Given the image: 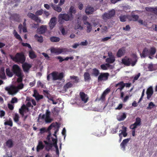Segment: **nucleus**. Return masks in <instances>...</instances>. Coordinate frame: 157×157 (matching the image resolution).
Listing matches in <instances>:
<instances>
[{"instance_id": "1", "label": "nucleus", "mask_w": 157, "mask_h": 157, "mask_svg": "<svg viewBox=\"0 0 157 157\" xmlns=\"http://www.w3.org/2000/svg\"><path fill=\"white\" fill-rule=\"evenodd\" d=\"M137 61L136 57L134 58H129L125 56L121 60V63L125 66H129L131 65L132 67L134 66Z\"/></svg>"}, {"instance_id": "50", "label": "nucleus", "mask_w": 157, "mask_h": 157, "mask_svg": "<svg viewBox=\"0 0 157 157\" xmlns=\"http://www.w3.org/2000/svg\"><path fill=\"white\" fill-rule=\"evenodd\" d=\"M131 17L132 18V19H130V20H132L134 21H136L138 20L139 18V16L137 15H132L131 16Z\"/></svg>"}, {"instance_id": "32", "label": "nucleus", "mask_w": 157, "mask_h": 157, "mask_svg": "<svg viewBox=\"0 0 157 157\" xmlns=\"http://www.w3.org/2000/svg\"><path fill=\"white\" fill-rule=\"evenodd\" d=\"M83 28V27L81 25V22L79 21L78 20L77 22L76 23L75 25V29H79L80 30H82Z\"/></svg>"}, {"instance_id": "23", "label": "nucleus", "mask_w": 157, "mask_h": 157, "mask_svg": "<svg viewBox=\"0 0 157 157\" xmlns=\"http://www.w3.org/2000/svg\"><path fill=\"white\" fill-rule=\"evenodd\" d=\"M110 89L108 88L106 89L102 94L100 99L102 101H104L105 100L106 95L110 92Z\"/></svg>"}, {"instance_id": "31", "label": "nucleus", "mask_w": 157, "mask_h": 157, "mask_svg": "<svg viewBox=\"0 0 157 157\" xmlns=\"http://www.w3.org/2000/svg\"><path fill=\"white\" fill-rule=\"evenodd\" d=\"M44 146L42 142L41 141H39L36 147L37 151L39 152L40 150L43 149L44 148Z\"/></svg>"}, {"instance_id": "44", "label": "nucleus", "mask_w": 157, "mask_h": 157, "mask_svg": "<svg viewBox=\"0 0 157 157\" xmlns=\"http://www.w3.org/2000/svg\"><path fill=\"white\" fill-rule=\"evenodd\" d=\"M156 105L152 102H150L148 104V106L147 108V110H151L152 108L156 107Z\"/></svg>"}, {"instance_id": "48", "label": "nucleus", "mask_w": 157, "mask_h": 157, "mask_svg": "<svg viewBox=\"0 0 157 157\" xmlns=\"http://www.w3.org/2000/svg\"><path fill=\"white\" fill-rule=\"evenodd\" d=\"M127 17L125 15H121L120 17V21L122 22H124L126 21Z\"/></svg>"}, {"instance_id": "15", "label": "nucleus", "mask_w": 157, "mask_h": 157, "mask_svg": "<svg viewBox=\"0 0 157 157\" xmlns=\"http://www.w3.org/2000/svg\"><path fill=\"white\" fill-rule=\"evenodd\" d=\"M56 24V18L54 17L50 20L49 25L51 29H52L54 27Z\"/></svg>"}, {"instance_id": "58", "label": "nucleus", "mask_w": 157, "mask_h": 157, "mask_svg": "<svg viewBox=\"0 0 157 157\" xmlns=\"http://www.w3.org/2000/svg\"><path fill=\"white\" fill-rule=\"evenodd\" d=\"M48 135L47 136V139L48 140V142H51V133L50 131H48Z\"/></svg>"}, {"instance_id": "39", "label": "nucleus", "mask_w": 157, "mask_h": 157, "mask_svg": "<svg viewBox=\"0 0 157 157\" xmlns=\"http://www.w3.org/2000/svg\"><path fill=\"white\" fill-rule=\"evenodd\" d=\"M34 37L39 42L42 43L43 42V39L42 36H39L37 34H36L35 35Z\"/></svg>"}, {"instance_id": "59", "label": "nucleus", "mask_w": 157, "mask_h": 157, "mask_svg": "<svg viewBox=\"0 0 157 157\" xmlns=\"http://www.w3.org/2000/svg\"><path fill=\"white\" fill-rule=\"evenodd\" d=\"M17 99L16 97H14L12 98V100L11 101V102L13 104L17 102Z\"/></svg>"}, {"instance_id": "49", "label": "nucleus", "mask_w": 157, "mask_h": 157, "mask_svg": "<svg viewBox=\"0 0 157 157\" xmlns=\"http://www.w3.org/2000/svg\"><path fill=\"white\" fill-rule=\"evenodd\" d=\"M53 146V144L51 142L50 144H49L48 145H46V146L45 149L46 150L48 151H49L50 150H51Z\"/></svg>"}, {"instance_id": "10", "label": "nucleus", "mask_w": 157, "mask_h": 157, "mask_svg": "<svg viewBox=\"0 0 157 157\" xmlns=\"http://www.w3.org/2000/svg\"><path fill=\"white\" fill-rule=\"evenodd\" d=\"M16 86H11L10 87H6L5 88L6 90L8 91V93L10 95H13L17 92Z\"/></svg>"}, {"instance_id": "19", "label": "nucleus", "mask_w": 157, "mask_h": 157, "mask_svg": "<svg viewBox=\"0 0 157 157\" xmlns=\"http://www.w3.org/2000/svg\"><path fill=\"white\" fill-rule=\"evenodd\" d=\"M130 140V138H127L123 140L122 142L120 144V146L123 150L125 151V146H126L128 142Z\"/></svg>"}, {"instance_id": "34", "label": "nucleus", "mask_w": 157, "mask_h": 157, "mask_svg": "<svg viewBox=\"0 0 157 157\" xmlns=\"http://www.w3.org/2000/svg\"><path fill=\"white\" fill-rule=\"evenodd\" d=\"M29 57L31 59L35 58L36 57V55L35 54L34 52L32 49L29 52Z\"/></svg>"}, {"instance_id": "52", "label": "nucleus", "mask_w": 157, "mask_h": 157, "mask_svg": "<svg viewBox=\"0 0 157 157\" xmlns=\"http://www.w3.org/2000/svg\"><path fill=\"white\" fill-rule=\"evenodd\" d=\"M148 68L149 71H152L155 70V69L154 67L153 64L151 63L150 64L148 65Z\"/></svg>"}, {"instance_id": "61", "label": "nucleus", "mask_w": 157, "mask_h": 157, "mask_svg": "<svg viewBox=\"0 0 157 157\" xmlns=\"http://www.w3.org/2000/svg\"><path fill=\"white\" fill-rule=\"evenodd\" d=\"M140 73H138L134 77V79L133 80V81H136V80H137L138 79V78H139L140 76Z\"/></svg>"}, {"instance_id": "54", "label": "nucleus", "mask_w": 157, "mask_h": 157, "mask_svg": "<svg viewBox=\"0 0 157 157\" xmlns=\"http://www.w3.org/2000/svg\"><path fill=\"white\" fill-rule=\"evenodd\" d=\"M24 84L22 83H21L18 85L17 87V92L18 91V90L22 89L24 87Z\"/></svg>"}, {"instance_id": "51", "label": "nucleus", "mask_w": 157, "mask_h": 157, "mask_svg": "<svg viewBox=\"0 0 157 157\" xmlns=\"http://www.w3.org/2000/svg\"><path fill=\"white\" fill-rule=\"evenodd\" d=\"M43 10L42 9L37 10L35 13V15L38 16L41 15L43 13Z\"/></svg>"}, {"instance_id": "42", "label": "nucleus", "mask_w": 157, "mask_h": 157, "mask_svg": "<svg viewBox=\"0 0 157 157\" xmlns=\"http://www.w3.org/2000/svg\"><path fill=\"white\" fill-rule=\"evenodd\" d=\"M126 117V115L125 113H124L122 115L118 117L117 119L119 121H121L124 120Z\"/></svg>"}, {"instance_id": "63", "label": "nucleus", "mask_w": 157, "mask_h": 157, "mask_svg": "<svg viewBox=\"0 0 157 157\" xmlns=\"http://www.w3.org/2000/svg\"><path fill=\"white\" fill-rule=\"evenodd\" d=\"M44 94L45 95H46L47 97L50 94L49 93V91L48 90H44L43 91Z\"/></svg>"}, {"instance_id": "40", "label": "nucleus", "mask_w": 157, "mask_h": 157, "mask_svg": "<svg viewBox=\"0 0 157 157\" xmlns=\"http://www.w3.org/2000/svg\"><path fill=\"white\" fill-rule=\"evenodd\" d=\"M115 60V58H112L110 57H108L105 59V62L106 63H113Z\"/></svg>"}, {"instance_id": "11", "label": "nucleus", "mask_w": 157, "mask_h": 157, "mask_svg": "<svg viewBox=\"0 0 157 157\" xmlns=\"http://www.w3.org/2000/svg\"><path fill=\"white\" fill-rule=\"evenodd\" d=\"M109 75V74L108 73H101L98 77V81L107 80Z\"/></svg>"}, {"instance_id": "45", "label": "nucleus", "mask_w": 157, "mask_h": 157, "mask_svg": "<svg viewBox=\"0 0 157 157\" xmlns=\"http://www.w3.org/2000/svg\"><path fill=\"white\" fill-rule=\"evenodd\" d=\"M18 78L17 79V82L18 83L21 82L22 81L23 78L24 76L23 74L17 76Z\"/></svg>"}, {"instance_id": "53", "label": "nucleus", "mask_w": 157, "mask_h": 157, "mask_svg": "<svg viewBox=\"0 0 157 157\" xmlns=\"http://www.w3.org/2000/svg\"><path fill=\"white\" fill-rule=\"evenodd\" d=\"M5 125H8L11 127L13 126V122L12 121L10 120H9L8 121H6L4 123Z\"/></svg>"}, {"instance_id": "37", "label": "nucleus", "mask_w": 157, "mask_h": 157, "mask_svg": "<svg viewBox=\"0 0 157 157\" xmlns=\"http://www.w3.org/2000/svg\"><path fill=\"white\" fill-rule=\"evenodd\" d=\"M0 78L2 79H5L6 78L4 69L3 68H1L0 70Z\"/></svg>"}, {"instance_id": "22", "label": "nucleus", "mask_w": 157, "mask_h": 157, "mask_svg": "<svg viewBox=\"0 0 157 157\" xmlns=\"http://www.w3.org/2000/svg\"><path fill=\"white\" fill-rule=\"evenodd\" d=\"M118 86H119V87L117 89L116 91L119 90H120V92H121L122 90L125 86L124 83L123 81H121L116 84L115 85V87H117Z\"/></svg>"}, {"instance_id": "47", "label": "nucleus", "mask_w": 157, "mask_h": 157, "mask_svg": "<svg viewBox=\"0 0 157 157\" xmlns=\"http://www.w3.org/2000/svg\"><path fill=\"white\" fill-rule=\"evenodd\" d=\"M19 117L18 114L17 113H15L14 116L13 117V120L14 122L17 123L19 121Z\"/></svg>"}, {"instance_id": "4", "label": "nucleus", "mask_w": 157, "mask_h": 157, "mask_svg": "<svg viewBox=\"0 0 157 157\" xmlns=\"http://www.w3.org/2000/svg\"><path fill=\"white\" fill-rule=\"evenodd\" d=\"M156 49L154 47H152L149 49L147 48H145L143 50L142 53L140 54L141 58H145L148 56H153L155 53Z\"/></svg>"}, {"instance_id": "16", "label": "nucleus", "mask_w": 157, "mask_h": 157, "mask_svg": "<svg viewBox=\"0 0 157 157\" xmlns=\"http://www.w3.org/2000/svg\"><path fill=\"white\" fill-rule=\"evenodd\" d=\"M153 93V90L152 87L150 86L147 90L146 94H147V98L149 99L151 97Z\"/></svg>"}, {"instance_id": "38", "label": "nucleus", "mask_w": 157, "mask_h": 157, "mask_svg": "<svg viewBox=\"0 0 157 157\" xmlns=\"http://www.w3.org/2000/svg\"><path fill=\"white\" fill-rule=\"evenodd\" d=\"M73 83L70 82H67L64 85L63 88L64 90H66L68 88L72 87H73Z\"/></svg>"}, {"instance_id": "56", "label": "nucleus", "mask_w": 157, "mask_h": 157, "mask_svg": "<svg viewBox=\"0 0 157 157\" xmlns=\"http://www.w3.org/2000/svg\"><path fill=\"white\" fill-rule=\"evenodd\" d=\"M118 126H117L115 128H112L111 131V132L113 134H114L116 133L117 132V129H118Z\"/></svg>"}, {"instance_id": "17", "label": "nucleus", "mask_w": 157, "mask_h": 157, "mask_svg": "<svg viewBox=\"0 0 157 157\" xmlns=\"http://www.w3.org/2000/svg\"><path fill=\"white\" fill-rule=\"evenodd\" d=\"M22 64V67L24 71L25 72H28L29 69L31 67V66L27 63L24 62Z\"/></svg>"}, {"instance_id": "33", "label": "nucleus", "mask_w": 157, "mask_h": 157, "mask_svg": "<svg viewBox=\"0 0 157 157\" xmlns=\"http://www.w3.org/2000/svg\"><path fill=\"white\" fill-rule=\"evenodd\" d=\"M101 68L103 70H107L108 68L110 67H112V66L109 63H106L105 64H102L100 66Z\"/></svg>"}, {"instance_id": "35", "label": "nucleus", "mask_w": 157, "mask_h": 157, "mask_svg": "<svg viewBox=\"0 0 157 157\" xmlns=\"http://www.w3.org/2000/svg\"><path fill=\"white\" fill-rule=\"evenodd\" d=\"M76 13V10L74 6H71L69 9L68 13L72 17H73L72 13Z\"/></svg>"}, {"instance_id": "18", "label": "nucleus", "mask_w": 157, "mask_h": 157, "mask_svg": "<svg viewBox=\"0 0 157 157\" xmlns=\"http://www.w3.org/2000/svg\"><path fill=\"white\" fill-rule=\"evenodd\" d=\"M47 30V26L45 25H42L40 27L39 29H37L38 33L40 34H43L45 33Z\"/></svg>"}, {"instance_id": "24", "label": "nucleus", "mask_w": 157, "mask_h": 157, "mask_svg": "<svg viewBox=\"0 0 157 157\" xmlns=\"http://www.w3.org/2000/svg\"><path fill=\"white\" fill-rule=\"evenodd\" d=\"M11 18L12 19L17 22L20 21V16L18 14L14 13L12 14L11 16Z\"/></svg>"}, {"instance_id": "7", "label": "nucleus", "mask_w": 157, "mask_h": 157, "mask_svg": "<svg viewBox=\"0 0 157 157\" xmlns=\"http://www.w3.org/2000/svg\"><path fill=\"white\" fill-rule=\"evenodd\" d=\"M59 125L58 123L56 122L55 123H52L47 128V131H50V130L52 129V128H54V129L55 130L53 136H55L56 138H57V136L56 134L57 132L59 131Z\"/></svg>"}, {"instance_id": "8", "label": "nucleus", "mask_w": 157, "mask_h": 157, "mask_svg": "<svg viewBox=\"0 0 157 157\" xmlns=\"http://www.w3.org/2000/svg\"><path fill=\"white\" fill-rule=\"evenodd\" d=\"M141 119L139 117H137L136 119L135 122L130 126V128L132 130H136V129L138 126L141 125Z\"/></svg>"}, {"instance_id": "9", "label": "nucleus", "mask_w": 157, "mask_h": 157, "mask_svg": "<svg viewBox=\"0 0 157 157\" xmlns=\"http://www.w3.org/2000/svg\"><path fill=\"white\" fill-rule=\"evenodd\" d=\"M73 18V17L71 16L68 13V14L61 13L59 15L58 17V18L59 20H64L66 21L71 20Z\"/></svg>"}, {"instance_id": "26", "label": "nucleus", "mask_w": 157, "mask_h": 157, "mask_svg": "<svg viewBox=\"0 0 157 157\" xmlns=\"http://www.w3.org/2000/svg\"><path fill=\"white\" fill-rule=\"evenodd\" d=\"M6 146L9 148H12L13 146V143L11 139L8 140L6 143Z\"/></svg>"}, {"instance_id": "3", "label": "nucleus", "mask_w": 157, "mask_h": 157, "mask_svg": "<svg viewBox=\"0 0 157 157\" xmlns=\"http://www.w3.org/2000/svg\"><path fill=\"white\" fill-rule=\"evenodd\" d=\"M50 75L52 76L53 80H59L61 81L64 77V74L63 72H61L58 74V72L54 71L47 76V80L49 81L50 80Z\"/></svg>"}, {"instance_id": "2", "label": "nucleus", "mask_w": 157, "mask_h": 157, "mask_svg": "<svg viewBox=\"0 0 157 157\" xmlns=\"http://www.w3.org/2000/svg\"><path fill=\"white\" fill-rule=\"evenodd\" d=\"M10 57L13 61L21 63H23L26 59L24 54L22 52L17 53L14 56H11Z\"/></svg>"}, {"instance_id": "14", "label": "nucleus", "mask_w": 157, "mask_h": 157, "mask_svg": "<svg viewBox=\"0 0 157 157\" xmlns=\"http://www.w3.org/2000/svg\"><path fill=\"white\" fill-rule=\"evenodd\" d=\"M28 111L29 108L25 104H23L21 108L19 109V113L22 115V117L24 115V113L26 111Z\"/></svg>"}, {"instance_id": "21", "label": "nucleus", "mask_w": 157, "mask_h": 157, "mask_svg": "<svg viewBox=\"0 0 157 157\" xmlns=\"http://www.w3.org/2000/svg\"><path fill=\"white\" fill-rule=\"evenodd\" d=\"M63 52V49L61 48H53L51 49V52L52 53H55L58 55L62 53Z\"/></svg>"}, {"instance_id": "25", "label": "nucleus", "mask_w": 157, "mask_h": 157, "mask_svg": "<svg viewBox=\"0 0 157 157\" xmlns=\"http://www.w3.org/2000/svg\"><path fill=\"white\" fill-rule=\"evenodd\" d=\"M94 11V8L91 6L87 7L85 10L86 13L88 14H92Z\"/></svg>"}, {"instance_id": "62", "label": "nucleus", "mask_w": 157, "mask_h": 157, "mask_svg": "<svg viewBox=\"0 0 157 157\" xmlns=\"http://www.w3.org/2000/svg\"><path fill=\"white\" fill-rule=\"evenodd\" d=\"M37 84L39 86H40L42 88H44V84L42 83L40 81H39L37 82Z\"/></svg>"}, {"instance_id": "5", "label": "nucleus", "mask_w": 157, "mask_h": 157, "mask_svg": "<svg viewBox=\"0 0 157 157\" xmlns=\"http://www.w3.org/2000/svg\"><path fill=\"white\" fill-rule=\"evenodd\" d=\"M115 10L114 9L109 11L107 13H105L102 15V18L105 21L110 19L115 15Z\"/></svg>"}, {"instance_id": "55", "label": "nucleus", "mask_w": 157, "mask_h": 157, "mask_svg": "<svg viewBox=\"0 0 157 157\" xmlns=\"http://www.w3.org/2000/svg\"><path fill=\"white\" fill-rule=\"evenodd\" d=\"M21 44L24 47H28L29 48H30L31 50L32 49V48L31 47V45L27 43H22Z\"/></svg>"}, {"instance_id": "64", "label": "nucleus", "mask_w": 157, "mask_h": 157, "mask_svg": "<svg viewBox=\"0 0 157 157\" xmlns=\"http://www.w3.org/2000/svg\"><path fill=\"white\" fill-rule=\"evenodd\" d=\"M153 8L150 7H146L145 8L146 10L147 11H149L152 12Z\"/></svg>"}, {"instance_id": "28", "label": "nucleus", "mask_w": 157, "mask_h": 157, "mask_svg": "<svg viewBox=\"0 0 157 157\" xmlns=\"http://www.w3.org/2000/svg\"><path fill=\"white\" fill-rule=\"evenodd\" d=\"M99 71L96 68H94L92 70L91 75L97 77L99 74Z\"/></svg>"}, {"instance_id": "43", "label": "nucleus", "mask_w": 157, "mask_h": 157, "mask_svg": "<svg viewBox=\"0 0 157 157\" xmlns=\"http://www.w3.org/2000/svg\"><path fill=\"white\" fill-rule=\"evenodd\" d=\"M13 34L15 37L18 39L19 40L22 41V39L21 38L20 35L18 34L16 31L14 30L13 31Z\"/></svg>"}, {"instance_id": "36", "label": "nucleus", "mask_w": 157, "mask_h": 157, "mask_svg": "<svg viewBox=\"0 0 157 157\" xmlns=\"http://www.w3.org/2000/svg\"><path fill=\"white\" fill-rule=\"evenodd\" d=\"M6 75L9 77H11L13 76L14 74L13 71H11L9 68H6Z\"/></svg>"}, {"instance_id": "57", "label": "nucleus", "mask_w": 157, "mask_h": 157, "mask_svg": "<svg viewBox=\"0 0 157 157\" xmlns=\"http://www.w3.org/2000/svg\"><path fill=\"white\" fill-rule=\"evenodd\" d=\"M52 121V120L50 118V117H45V121L47 123H51Z\"/></svg>"}, {"instance_id": "41", "label": "nucleus", "mask_w": 157, "mask_h": 157, "mask_svg": "<svg viewBox=\"0 0 157 157\" xmlns=\"http://www.w3.org/2000/svg\"><path fill=\"white\" fill-rule=\"evenodd\" d=\"M50 41L52 42H57L59 41L60 39L59 37L52 36L50 38Z\"/></svg>"}, {"instance_id": "13", "label": "nucleus", "mask_w": 157, "mask_h": 157, "mask_svg": "<svg viewBox=\"0 0 157 157\" xmlns=\"http://www.w3.org/2000/svg\"><path fill=\"white\" fill-rule=\"evenodd\" d=\"M79 96L82 101L84 103H86L88 101L89 99V97H88L87 95L84 92H80L79 93Z\"/></svg>"}, {"instance_id": "29", "label": "nucleus", "mask_w": 157, "mask_h": 157, "mask_svg": "<svg viewBox=\"0 0 157 157\" xmlns=\"http://www.w3.org/2000/svg\"><path fill=\"white\" fill-rule=\"evenodd\" d=\"M83 76L84 78V80L85 81H89L91 79L90 75L89 72H85L83 75Z\"/></svg>"}, {"instance_id": "6", "label": "nucleus", "mask_w": 157, "mask_h": 157, "mask_svg": "<svg viewBox=\"0 0 157 157\" xmlns=\"http://www.w3.org/2000/svg\"><path fill=\"white\" fill-rule=\"evenodd\" d=\"M11 71L16 76L23 74L21 68L17 64H14L13 65Z\"/></svg>"}, {"instance_id": "20", "label": "nucleus", "mask_w": 157, "mask_h": 157, "mask_svg": "<svg viewBox=\"0 0 157 157\" xmlns=\"http://www.w3.org/2000/svg\"><path fill=\"white\" fill-rule=\"evenodd\" d=\"M125 48L124 47H122L119 49L116 55L117 57H121L124 55L125 51Z\"/></svg>"}, {"instance_id": "30", "label": "nucleus", "mask_w": 157, "mask_h": 157, "mask_svg": "<svg viewBox=\"0 0 157 157\" xmlns=\"http://www.w3.org/2000/svg\"><path fill=\"white\" fill-rule=\"evenodd\" d=\"M51 6L52 8L55 11L58 12H60L62 10V9L61 7L56 6V5L53 4V3L51 4Z\"/></svg>"}, {"instance_id": "27", "label": "nucleus", "mask_w": 157, "mask_h": 157, "mask_svg": "<svg viewBox=\"0 0 157 157\" xmlns=\"http://www.w3.org/2000/svg\"><path fill=\"white\" fill-rule=\"evenodd\" d=\"M70 78L71 80H74L73 82V83H78L79 82V78L78 76L74 75L71 76L70 77Z\"/></svg>"}, {"instance_id": "12", "label": "nucleus", "mask_w": 157, "mask_h": 157, "mask_svg": "<svg viewBox=\"0 0 157 157\" xmlns=\"http://www.w3.org/2000/svg\"><path fill=\"white\" fill-rule=\"evenodd\" d=\"M27 15L29 18H30L32 19L35 21L36 22L38 23L41 22V19L35 14L29 12L28 13Z\"/></svg>"}, {"instance_id": "60", "label": "nucleus", "mask_w": 157, "mask_h": 157, "mask_svg": "<svg viewBox=\"0 0 157 157\" xmlns=\"http://www.w3.org/2000/svg\"><path fill=\"white\" fill-rule=\"evenodd\" d=\"M43 98V96L42 95H40L38 94L37 96L36 97V100H39L40 99H42Z\"/></svg>"}, {"instance_id": "46", "label": "nucleus", "mask_w": 157, "mask_h": 157, "mask_svg": "<svg viewBox=\"0 0 157 157\" xmlns=\"http://www.w3.org/2000/svg\"><path fill=\"white\" fill-rule=\"evenodd\" d=\"M86 26V32L88 33H90L92 30V25L91 23H90L89 24L87 25Z\"/></svg>"}]
</instances>
